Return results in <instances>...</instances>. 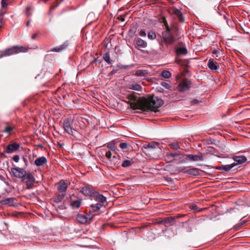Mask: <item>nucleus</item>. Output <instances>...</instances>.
<instances>
[{
  "mask_svg": "<svg viewBox=\"0 0 250 250\" xmlns=\"http://www.w3.org/2000/svg\"><path fill=\"white\" fill-rule=\"evenodd\" d=\"M129 101H125L129 104L133 109H140L146 111L150 110L156 111V109L163 104V101L158 97L150 96L147 98H143L136 101L135 96L133 94L127 96Z\"/></svg>",
  "mask_w": 250,
  "mask_h": 250,
  "instance_id": "1",
  "label": "nucleus"
},
{
  "mask_svg": "<svg viewBox=\"0 0 250 250\" xmlns=\"http://www.w3.org/2000/svg\"><path fill=\"white\" fill-rule=\"evenodd\" d=\"M27 51L28 48L26 47L22 46H15L3 51L0 55V58L13 55L21 52H26Z\"/></svg>",
  "mask_w": 250,
  "mask_h": 250,
  "instance_id": "2",
  "label": "nucleus"
},
{
  "mask_svg": "<svg viewBox=\"0 0 250 250\" xmlns=\"http://www.w3.org/2000/svg\"><path fill=\"white\" fill-rule=\"evenodd\" d=\"M171 29L165 30L162 33V42L168 46L173 44L175 38L171 32Z\"/></svg>",
  "mask_w": 250,
  "mask_h": 250,
  "instance_id": "3",
  "label": "nucleus"
},
{
  "mask_svg": "<svg viewBox=\"0 0 250 250\" xmlns=\"http://www.w3.org/2000/svg\"><path fill=\"white\" fill-rule=\"evenodd\" d=\"M22 181L26 184L27 189H31L35 182V179L33 174L29 172L26 173V175L22 179Z\"/></svg>",
  "mask_w": 250,
  "mask_h": 250,
  "instance_id": "4",
  "label": "nucleus"
},
{
  "mask_svg": "<svg viewBox=\"0 0 250 250\" xmlns=\"http://www.w3.org/2000/svg\"><path fill=\"white\" fill-rule=\"evenodd\" d=\"M11 170L15 177L22 179L26 174L25 170L22 168L13 167L11 168Z\"/></svg>",
  "mask_w": 250,
  "mask_h": 250,
  "instance_id": "5",
  "label": "nucleus"
},
{
  "mask_svg": "<svg viewBox=\"0 0 250 250\" xmlns=\"http://www.w3.org/2000/svg\"><path fill=\"white\" fill-rule=\"evenodd\" d=\"M105 157L111 162V164L116 165L119 163L120 157L119 155H113L110 151H108L105 153Z\"/></svg>",
  "mask_w": 250,
  "mask_h": 250,
  "instance_id": "6",
  "label": "nucleus"
},
{
  "mask_svg": "<svg viewBox=\"0 0 250 250\" xmlns=\"http://www.w3.org/2000/svg\"><path fill=\"white\" fill-rule=\"evenodd\" d=\"M190 87V82L187 79H184L178 84V89L180 91L183 92L188 90Z\"/></svg>",
  "mask_w": 250,
  "mask_h": 250,
  "instance_id": "7",
  "label": "nucleus"
},
{
  "mask_svg": "<svg viewBox=\"0 0 250 250\" xmlns=\"http://www.w3.org/2000/svg\"><path fill=\"white\" fill-rule=\"evenodd\" d=\"M175 220V217H168L163 218L160 223L167 227L174 225Z\"/></svg>",
  "mask_w": 250,
  "mask_h": 250,
  "instance_id": "8",
  "label": "nucleus"
},
{
  "mask_svg": "<svg viewBox=\"0 0 250 250\" xmlns=\"http://www.w3.org/2000/svg\"><path fill=\"white\" fill-rule=\"evenodd\" d=\"M20 146L19 144L17 143H13L11 144L8 145L6 146L5 151L7 153H13L17 150L19 148Z\"/></svg>",
  "mask_w": 250,
  "mask_h": 250,
  "instance_id": "9",
  "label": "nucleus"
},
{
  "mask_svg": "<svg viewBox=\"0 0 250 250\" xmlns=\"http://www.w3.org/2000/svg\"><path fill=\"white\" fill-rule=\"evenodd\" d=\"M67 188V183L63 180L60 181L57 183V189L61 193H66Z\"/></svg>",
  "mask_w": 250,
  "mask_h": 250,
  "instance_id": "10",
  "label": "nucleus"
},
{
  "mask_svg": "<svg viewBox=\"0 0 250 250\" xmlns=\"http://www.w3.org/2000/svg\"><path fill=\"white\" fill-rule=\"evenodd\" d=\"M93 198L97 201L98 204H103L106 202V198L105 197L99 193L95 192L93 194Z\"/></svg>",
  "mask_w": 250,
  "mask_h": 250,
  "instance_id": "11",
  "label": "nucleus"
},
{
  "mask_svg": "<svg viewBox=\"0 0 250 250\" xmlns=\"http://www.w3.org/2000/svg\"><path fill=\"white\" fill-rule=\"evenodd\" d=\"M181 171L187 174L195 176L198 175L200 174L199 169L197 168H191L188 169L183 168L181 169Z\"/></svg>",
  "mask_w": 250,
  "mask_h": 250,
  "instance_id": "12",
  "label": "nucleus"
},
{
  "mask_svg": "<svg viewBox=\"0 0 250 250\" xmlns=\"http://www.w3.org/2000/svg\"><path fill=\"white\" fill-rule=\"evenodd\" d=\"M80 192L86 197H92L94 193L93 190L87 186L83 187Z\"/></svg>",
  "mask_w": 250,
  "mask_h": 250,
  "instance_id": "13",
  "label": "nucleus"
},
{
  "mask_svg": "<svg viewBox=\"0 0 250 250\" xmlns=\"http://www.w3.org/2000/svg\"><path fill=\"white\" fill-rule=\"evenodd\" d=\"M16 200L15 198L10 197L2 200L0 201V203L3 205H7L8 206H14V201Z\"/></svg>",
  "mask_w": 250,
  "mask_h": 250,
  "instance_id": "14",
  "label": "nucleus"
},
{
  "mask_svg": "<svg viewBox=\"0 0 250 250\" xmlns=\"http://www.w3.org/2000/svg\"><path fill=\"white\" fill-rule=\"evenodd\" d=\"M172 13L177 17L179 22H183L184 21V18L183 16L182 13L178 9L173 8L172 9Z\"/></svg>",
  "mask_w": 250,
  "mask_h": 250,
  "instance_id": "15",
  "label": "nucleus"
},
{
  "mask_svg": "<svg viewBox=\"0 0 250 250\" xmlns=\"http://www.w3.org/2000/svg\"><path fill=\"white\" fill-rule=\"evenodd\" d=\"M135 44L138 47V49L146 48L147 46V43L141 38H137L135 40Z\"/></svg>",
  "mask_w": 250,
  "mask_h": 250,
  "instance_id": "16",
  "label": "nucleus"
},
{
  "mask_svg": "<svg viewBox=\"0 0 250 250\" xmlns=\"http://www.w3.org/2000/svg\"><path fill=\"white\" fill-rule=\"evenodd\" d=\"M67 46H68V43L67 42H65L63 44H62V45H61L59 46H57V47L53 48L52 49H51V51L60 52L64 50V49H65L66 48V47H67Z\"/></svg>",
  "mask_w": 250,
  "mask_h": 250,
  "instance_id": "17",
  "label": "nucleus"
},
{
  "mask_svg": "<svg viewBox=\"0 0 250 250\" xmlns=\"http://www.w3.org/2000/svg\"><path fill=\"white\" fill-rule=\"evenodd\" d=\"M63 128L68 134H73L72 129L68 120H65L63 122Z\"/></svg>",
  "mask_w": 250,
  "mask_h": 250,
  "instance_id": "18",
  "label": "nucleus"
},
{
  "mask_svg": "<svg viewBox=\"0 0 250 250\" xmlns=\"http://www.w3.org/2000/svg\"><path fill=\"white\" fill-rule=\"evenodd\" d=\"M47 163V159L45 157H41L35 161V165L37 166H42Z\"/></svg>",
  "mask_w": 250,
  "mask_h": 250,
  "instance_id": "19",
  "label": "nucleus"
},
{
  "mask_svg": "<svg viewBox=\"0 0 250 250\" xmlns=\"http://www.w3.org/2000/svg\"><path fill=\"white\" fill-rule=\"evenodd\" d=\"M187 157L192 161H202L203 160L202 155L188 154Z\"/></svg>",
  "mask_w": 250,
  "mask_h": 250,
  "instance_id": "20",
  "label": "nucleus"
},
{
  "mask_svg": "<svg viewBox=\"0 0 250 250\" xmlns=\"http://www.w3.org/2000/svg\"><path fill=\"white\" fill-rule=\"evenodd\" d=\"M233 159L239 164L244 163L247 161V158L245 156H234Z\"/></svg>",
  "mask_w": 250,
  "mask_h": 250,
  "instance_id": "21",
  "label": "nucleus"
},
{
  "mask_svg": "<svg viewBox=\"0 0 250 250\" xmlns=\"http://www.w3.org/2000/svg\"><path fill=\"white\" fill-rule=\"evenodd\" d=\"M208 66L211 70H216L218 68L217 63L216 62H214L213 59H212L208 60Z\"/></svg>",
  "mask_w": 250,
  "mask_h": 250,
  "instance_id": "22",
  "label": "nucleus"
},
{
  "mask_svg": "<svg viewBox=\"0 0 250 250\" xmlns=\"http://www.w3.org/2000/svg\"><path fill=\"white\" fill-rule=\"evenodd\" d=\"M104 206L103 204H92L90 206V212H95L99 211L100 208Z\"/></svg>",
  "mask_w": 250,
  "mask_h": 250,
  "instance_id": "23",
  "label": "nucleus"
},
{
  "mask_svg": "<svg viewBox=\"0 0 250 250\" xmlns=\"http://www.w3.org/2000/svg\"><path fill=\"white\" fill-rule=\"evenodd\" d=\"M180 153H170L167 154V159L169 162H172L175 160V157L181 155Z\"/></svg>",
  "mask_w": 250,
  "mask_h": 250,
  "instance_id": "24",
  "label": "nucleus"
},
{
  "mask_svg": "<svg viewBox=\"0 0 250 250\" xmlns=\"http://www.w3.org/2000/svg\"><path fill=\"white\" fill-rule=\"evenodd\" d=\"M90 220V218H88L84 214H79V223L85 224L88 222V221Z\"/></svg>",
  "mask_w": 250,
  "mask_h": 250,
  "instance_id": "25",
  "label": "nucleus"
},
{
  "mask_svg": "<svg viewBox=\"0 0 250 250\" xmlns=\"http://www.w3.org/2000/svg\"><path fill=\"white\" fill-rule=\"evenodd\" d=\"M133 164V161L132 159L130 160H125L123 161L122 166L124 167H127L131 166Z\"/></svg>",
  "mask_w": 250,
  "mask_h": 250,
  "instance_id": "26",
  "label": "nucleus"
},
{
  "mask_svg": "<svg viewBox=\"0 0 250 250\" xmlns=\"http://www.w3.org/2000/svg\"><path fill=\"white\" fill-rule=\"evenodd\" d=\"M128 88L130 89H133L136 91H140L142 89V86L138 83H135L134 84L129 85Z\"/></svg>",
  "mask_w": 250,
  "mask_h": 250,
  "instance_id": "27",
  "label": "nucleus"
},
{
  "mask_svg": "<svg viewBox=\"0 0 250 250\" xmlns=\"http://www.w3.org/2000/svg\"><path fill=\"white\" fill-rule=\"evenodd\" d=\"M148 71L146 70H138L135 72L137 76H145L147 74Z\"/></svg>",
  "mask_w": 250,
  "mask_h": 250,
  "instance_id": "28",
  "label": "nucleus"
},
{
  "mask_svg": "<svg viewBox=\"0 0 250 250\" xmlns=\"http://www.w3.org/2000/svg\"><path fill=\"white\" fill-rule=\"evenodd\" d=\"M176 53L178 55H186L188 53V50L185 47H180L176 50Z\"/></svg>",
  "mask_w": 250,
  "mask_h": 250,
  "instance_id": "29",
  "label": "nucleus"
},
{
  "mask_svg": "<svg viewBox=\"0 0 250 250\" xmlns=\"http://www.w3.org/2000/svg\"><path fill=\"white\" fill-rule=\"evenodd\" d=\"M65 195L66 193L60 192L55 199V202L57 203L61 202L62 201V199L65 197Z\"/></svg>",
  "mask_w": 250,
  "mask_h": 250,
  "instance_id": "30",
  "label": "nucleus"
},
{
  "mask_svg": "<svg viewBox=\"0 0 250 250\" xmlns=\"http://www.w3.org/2000/svg\"><path fill=\"white\" fill-rule=\"evenodd\" d=\"M107 147L114 152H115L117 150L115 144L113 141L108 143Z\"/></svg>",
  "mask_w": 250,
  "mask_h": 250,
  "instance_id": "31",
  "label": "nucleus"
},
{
  "mask_svg": "<svg viewBox=\"0 0 250 250\" xmlns=\"http://www.w3.org/2000/svg\"><path fill=\"white\" fill-rule=\"evenodd\" d=\"M159 21L161 23H163L166 27V30L171 29L168 25L167 22L165 18V17H162L159 19Z\"/></svg>",
  "mask_w": 250,
  "mask_h": 250,
  "instance_id": "32",
  "label": "nucleus"
},
{
  "mask_svg": "<svg viewBox=\"0 0 250 250\" xmlns=\"http://www.w3.org/2000/svg\"><path fill=\"white\" fill-rule=\"evenodd\" d=\"M110 58V54L108 52L104 54L103 59L108 64H111Z\"/></svg>",
  "mask_w": 250,
  "mask_h": 250,
  "instance_id": "33",
  "label": "nucleus"
},
{
  "mask_svg": "<svg viewBox=\"0 0 250 250\" xmlns=\"http://www.w3.org/2000/svg\"><path fill=\"white\" fill-rule=\"evenodd\" d=\"M129 145L126 143H121L119 145V147L123 151H126L129 148Z\"/></svg>",
  "mask_w": 250,
  "mask_h": 250,
  "instance_id": "34",
  "label": "nucleus"
},
{
  "mask_svg": "<svg viewBox=\"0 0 250 250\" xmlns=\"http://www.w3.org/2000/svg\"><path fill=\"white\" fill-rule=\"evenodd\" d=\"M15 128V126L14 125L7 126L5 127L3 132L6 133H10Z\"/></svg>",
  "mask_w": 250,
  "mask_h": 250,
  "instance_id": "35",
  "label": "nucleus"
},
{
  "mask_svg": "<svg viewBox=\"0 0 250 250\" xmlns=\"http://www.w3.org/2000/svg\"><path fill=\"white\" fill-rule=\"evenodd\" d=\"M88 124V122L86 119H82L81 121L79 120V126L81 128L84 127Z\"/></svg>",
  "mask_w": 250,
  "mask_h": 250,
  "instance_id": "36",
  "label": "nucleus"
},
{
  "mask_svg": "<svg viewBox=\"0 0 250 250\" xmlns=\"http://www.w3.org/2000/svg\"><path fill=\"white\" fill-rule=\"evenodd\" d=\"M169 147L174 150H177L180 148V146L178 142H174L169 144Z\"/></svg>",
  "mask_w": 250,
  "mask_h": 250,
  "instance_id": "37",
  "label": "nucleus"
},
{
  "mask_svg": "<svg viewBox=\"0 0 250 250\" xmlns=\"http://www.w3.org/2000/svg\"><path fill=\"white\" fill-rule=\"evenodd\" d=\"M235 164H231V165H222V169L226 171H228L230 169H231Z\"/></svg>",
  "mask_w": 250,
  "mask_h": 250,
  "instance_id": "38",
  "label": "nucleus"
},
{
  "mask_svg": "<svg viewBox=\"0 0 250 250\" xmlns=\"http://www.w3.org/2000/svg\"><path fill=\"white\" fill-rule=\"evenodd\" d=\"M162 76L165 78H169L171 75L169 71L164 70L162 72Z\"/></svg>",
  "mask_w": 250,
  "mask_h": 250,
  "instance_id": "39",
  "label": "nucleus"
},
{
  "mask_svg": "<svg viewBox=\"0 0 250 250\" xmlns=\"http://www.w3.org/2000/svg\"><path fill=\"white\" fill-rule=\"evenodd\" d=\"M147 37L150 40H154L156 39V35L155 32L150 31L148 33Z\"/></svg>",
  "mask_w": 250,
  "mask_h": 250,
  "instance_id": "40",
  "label": "nucleus"
},
{
  "mask_svg": "<svg viewBox=\"0 0 250 250\" xmlns=\"http://www.w3.org/2000/svg\"><path fill=\"white\" fill-rule=\"evenodd\" d=\"M157 144H156L154 142H152V143H149L148 144H147L146 146H145V148L153 149V148H155L156 146H157Z\"/></svg>",
  "mask_w": 250,
  "mask_h": 250,
  "instance_id": "41",
  "label": "nucleus"
},
{
  "mask_svg": "<svg viewBox=\"0 0 250 250\" xmlns=\"http://www.w3.org/2000/svg\"><path fill=\"white\" fill-rule=\"evenodd\" d=\"M34 8L31 5H29V6H28L27 7H26V15L28 16H31V15H32V13L30 12V11L31 10H32Z\"/></svg>",
  "mask_w": 250,
  "mask_h": 250,
  "instance_id": "42",
  "label": "nucleus"
},
{
  "mask_svg": "<svg viewBox=\"0 0 250 250\" xmlns=\"http://www.w3.org/2000/svg\"><path fill=\"white\" fill-rule=\"evenodd\" d=\"M9 0H1V5L3 8L6 7L8 5Z\"/></svg>",
  "mask_w": 250,
  "mask_h": 250,
  "instance_id": "43",
  "label": "nucleus"
},
{
  "mask_svg": "<svg viewBox=\"0 0 250 250\" xmlns=\"http://www.w3.org/2000/svg\"><path fill=\"white\" fill-rule=\"evenodd\" d=\"M161 85L165 87H166V88L167 89H168L170 88V85L168 83H166V82H162L161 83Z\"/></svg>",
  "mask_w": 250,
  "mask_h": 250,
  "instance_id": "44",
  "label": "nucleus"
},
{
  "mask_svg": "<svg viewBox=\"0 0 250 250\" xmlns=\"http://www.w3.org/2000/svg\"><path fill=\"white\" fill-rule=\"evenodd\" d=\"M71 206L76 208H78V200H75L71 204Z\"/></svg>",
  "mask_w": 250,
  "mask_h": 250,
  "instance_id": "45",
  "label": "nucleus"
},
{
  "mask_svg": "<svg viewBox=\"0 0 250 250\" xmlns=\"http://www.w3.org/2000/svg\"><path fill=\"white\" fill-rule=\"evenodd\" d=\"M200 102L197 100V99H194L192 101H191L190 104L193 105V104H198Z\"/></svg>",
  "mask_w": 250,
  "mask_h": 250,
  "instance_id": "46",
  "label": "nucleus"
},
{
  "mask_svg": "<svg viewBox=\"0 0 250 250\" xmlns=\"http://www.w3.org/2000/svg\"><path fill=\"white\" fill-rule=\"evenodd\" d=\"M139 35L142 37H146V33L144 30H141L139 32Z\"/></svg>",
  "mask_w": 250,
  "mask_h": 250,
  "instance_id": "47",
  "label": "nucleus"
},
{
  "mask_svg": "<svg viewBox=\"0 0 250 250\" xmlns=\"http://www.w3.org/2000/svg\"><path fill=\"white\" fill-rule=\"evenodd\" d=\"M5 13V12H2V11H1L0 12V24L2 22V20H3V15Z\"/></svg>",
  "mask_w": 250,
  "mask_h": 250,
  "instance_id": "48",
  "label": "nucleus"
},
{
  "mask_svg": "<svg viewBox=\"0 0 250 250\" xmlns=\"http://www.w3.org/2000/svg\"><path fill=\"white\" fill-rule=\"evenodd\" d=\"M13 159L15 162L17 163L19 161L20 157L18 155H15L14 156Z\"/></svg>",
  "mask_w": 250,
  "mask_h": 250,
  "instance_id": "49",
  "label": "nucleus"
},
{
  "mask_svg": "<svg viewBox=\"0 0 250 250\" xmlns=\"http://www.w3.org/2000/svg\"><path fill=\"white\" fill-rule=\"evenodd\" d=\"M38 35L37 33L33 34L31 36V39L32 40H35L37 37Z\"/></svg>",
  "mask_w": 250,
  "mask_h": 250,
  "instance_id": "50",
  "label": "nucleus"
},
{
  "mask_svg": "<svg viewBox=\"0 0 250 250\" xmlns=\"http://www.w3.org/2000/svg\"><path fill=\"white\" fill-rule=\"evenodd\" d=\"M190 208L192 210H196L197 208L196 205H192L190 206Z\"/></svg>",
  "mask_w": 250,
  "mask_h": 250,
  "instance_id": "51",
  "label": "nucleus"
},
{
  "mask_svg": "<svg viewBox=\"0 0 250 250\" xmlns=\"http://www.w3.org/2000/svg\"><path fill=\"white\" fill-rule=\"evenodd\" d=\"M118 19L119 20H120V21H125V18H124V17H122V16H120V17H119L118 18Z\"/></svg>",
  "mask_w": 250,
  "mask_h": 250,
  "instance_id": "52",
  "label": "nucleus"
},
{
  "mask_svg": "<svg viewBox=\"0 0 250 250\" xmlns=\"http://www.w3.org/2000/svg\"><path fill=\"white\" fill-rule=\"evenodd\" d=\"M185 215H186L185 214H179V215H178L177 216H175V219H176V218H179L181 217H184V216H185Z\"/></svg>",
  "mask_w": 250,
  "mask_h": 250,
  "instance_id": "53",
  "label": "nucleus"
},
{
  "mask_svg": "<svg viewBox=\"0 0 250 250\" xmlns=\"http://www.w3.org/2000/svg\"><path fill=\"white\" fill-rule=\"evenodd\" d=\"M218 53H219V51H218V50H213V52H212V53H213V54H215V55H216V57H218V56H217V54Z\"/></svg>",
  "mask_w": 250,
  "mask_h": 250,
  "instance_id": "54",
  "label": "nucleus"
},
{
  "mask_svg": "<svg viewBox=\"0 0 250 250\" xmlns=\"http://www.w3.org/2000/svg\"><path fill=\"white\" fill-rule=\"evenodd\" d=\"M23 160L24 161V162L25 163V164L26 166L27 165V163H28L27 159L26 158L23 157Z\"/></svg>",
  "mask_w": 250,
  "mask_h": 250,
  "instance_id": "55",
  "label": "nucleus"
},
{
  "mask_svg": "<svg viewBox=\"0 0 250 250\" xmlns=\"http://www.w3.org/2000/svg\"><path fill=\"white\" fill-rule=\"evenodd\" d=\"M191 230H192L191 227H188V232H190V231H191Z\"/></svg>",
  "mask_w": 250,
  "mask_h": 250,
  "instance_id": "56",
  "label": "nucleus"
},
{
  "mask_svg": "<svg viewBox=\"0 0 250 250\" xmlns=\"http://www.w3.org/2000/svg\"><path fill=\"white\" fill-rule=\"evenodd\" d=\"M216 169H219V170H221V169H222V166L221 167H216Z\"/></svg>",
  "mask_w": 250,
  "mask_h": 250,
  "instance_id": "57",
  "label": "nucleus"
},
{
  "mask_svg": "<svg viewBox=\"0 0 250 250\" xmlns=\"http://www.w3.org/2000/svg\"><path fill=\"white\" fill-rule=\"evenodd\" d=\"M30 21H28L27 22V23H26V26H29V23H30Z\"/></svg>",
  "mask_w": 250,
  "mask_h": 250,
  "instance_id": "58",
  "label": "nucleus"
},
{
  "mask_svg": "<svg viewBox=\"0 0 250 250\" xmlns=\"http://www.w3.org/2000/svg\"><path fill=\"white\" fill-rule=\"evenodd\" d=\"M79 207L81 206V201L79 199Z\"/></svg>",
  "mask_w": 250,
  "mask_h": 250,
  "instance_id": "59",
  "label": "nucleus"
},
{
  "mask_svg": "<svg viewBox=\"0 0 250 250\" xmlns=\"http://www.w3.org/2000/svg\"><path fill=\"white\" fill-rule=\"evenodd\" d=\"M97 59H95L94 60V62H97Z\"/></svg>",
  "mask_w": 250,
  "mask_h": 250,
  "instance_id": "60",
  "label": "nucleus"
},
{
  "mask_svg": "<svg viewBox=\"0 0 250 250\" xmlns=\"http://www.w3.org/2000/svg\"><path fill=\"white\" fill-rule=\"evenodd\" d=\"M245 222H246L245 221H243V222H242V224H244L245 223Z\"/></svg>",
  "mask_w": 250,
  "mask_h": 250,
  "instance_id": "61",
  "label": "nucleus"
},
{
  "mask_svg": "<svg viewBox=\"0 0 250 250\" xmlns=\"http://www.w3.org/2000/svg\"><path fill=\"white\" fill-rule=\"evenodd\" d=\"M188 223V221H187V222H185L184 223V224H187Z\"/></svg>",
  "mask_w": 250,
  "mask_h": 250,
  "instance_id": "62",
  "label": "nucleus"
}]
</instances>
